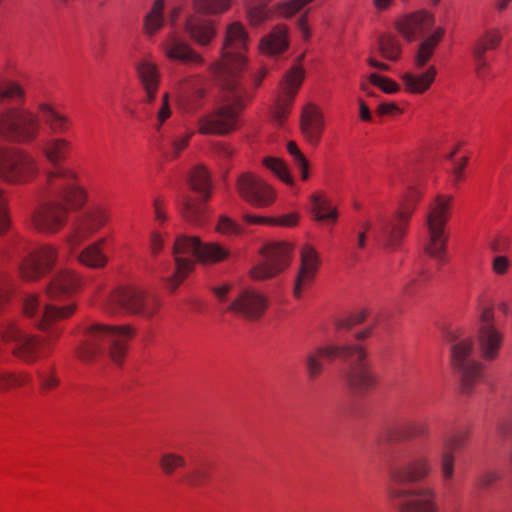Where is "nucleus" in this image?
I'll return each instance as SVG.
<instances>
[{"label":"nucleus","instance_id":"72a5a7b5","mask_svg":"<svg viewBox=\"0 0 512 512\" xmlns=\"http://www.w3.org/2000/svg\"><path fill=\"white\" fill-rule=\"evenodd\" d=\"M444 35V29L437 27L417 45L413 56L414 67L418 70L424 68L434 55L435 49Z\"/></svg>","mask_w":512,"mask_h":512},{"label":"nucleus","instance_id":"69168bd1","mask_svg":"<svg viewBox=\"0 0 512 512\" xmlns=\"http://www.w3.org/2000/svg\"><path fill=\"white\" fill-rule=\"evenodd\" d=\"M509 267V261L505 256H497L493 260V270L497 274L506 273Z\"/></svg>","mask_w":512,"mask_h":512},{"label":"nucleus","instance_id":"3c124183","mask_svg":"<svg viewBox=\"0 0 512 512\" xmlns=\"http://www.w3.org/2000/svg\"><path fill=\"white\" fill-rule=\"evenodd\" d=\"M192 134H183L168 140L167 147L163 148V152L169 158H177L180 152L187 147Z\"/></svg>","mask_w":512,"mask_h":512},{"label":"nucleus","instance_id":"a878e982","mask_svg":"<svg viewBox=\"0 0 512 512\" xmlns=\"http://www.w3.org/2000/svg\"><path fill=\"white\" fill-rule=\"evenodd\" d=\"M502 36L498 30L492 29L480 35L472 46V56L475 65V72L480 79H485L489 67L486 52L498 47Z\"/></svg>","mask_w":512,"mask_h":512},{"label":"nucleus","instance_id":"c85d7f7f","mask_svg":"<svg viewBox=\"0 0 512 512\" xmlns=\"http://www.w3.org/2000/svg\"><path fill=\"white\" fill-rule=\"evenodd\" d=\"M349 347L346 345H328L320 346L314 351L307 354L305 358L306 371L310 379H315L323 371V363L321 359L329 361L343 356L348 353Z\"/></svg>","mask_w":512,"mask_h":512},{"label":"nucleus","instance_id":"49530a36","mask_svg":"<svg viewBox=\"0 0 512 512\" xmlns=\"http://www.w3.org/2000/svg\"><path fill=\"white\" fill-rule=\"evenodd\" d=\"M402 436L405 439L426 438L430 434L429 425L420 420L408 421L402 426Z\"/></svg>","mask_w":512,"mask_h":512},{"label":"nucleus","instance_id":"f257e3e1","mask_svg":"<svg viewBox=\"0 0 512 512\" xmlns=\"http://www.w3.org/2000/svg\"><path fill=\"white\" fill-rule=\"evenodd\" d=\"M249 36L239 22L228 25L221 50V59L213 71L222 91L223 105L198 120L201 134L224 135L236 128L239 112L252 96L241 85L240 76L246 66Z\"/></svg>","mask_w":512,"mask_h":512},{"label":"nucleus","instance_id":"338daca9","mask_svg":"<svg viewBox=\"0 0 512 512\" xmlns=\"http://www.w3.org/2000/svg\"><path fill=\"white\" fill-rule=\"evenodd\" d=\"M8 218L5 209V199L0 191V234L5 232L8 228Z\"/></svg>","mask_w":512,"mask_h":512},{"label":"nucleus","instance_id":"bb28decb","mask_svg":"<svg viewBox=\"0 0 512 512\" xmlns=\"http://www.w3.org/2000/svg\"><path fill=\"white\" fill-rule=\"evenodd\" d=\"M434 19L431 14L425 11H418L402 16L396 22L399 33L407 40L413 41L431 31Z\"/></svg>","mask_w":512,"mask_h":512},{"label":"nucleus","instance_id":"6e6d98bb","mask_svg":"<svg viewBox=\"0 0 512 512\" xmlns=\"http://www.w3.org/2000/svg\"><path fill=\"white\" fill-rule=\"evenodd\" d=\"M208 477V472L204 469L196 468L185 475L183 481L192 487H199L204 484Z\"/></svg>","mask_w":512,"mask_h":512},{"label":"nucleus","instance_id":"13d9d810","mask_svg":"<svg viewBox=\"0 0 512 512\" xmlns=\"http://www.w3.org/2000/svg\"><path fill=\"white\" fill-rule=\"evenodd\" d=\"M217 228L221 233H225V234L238 235L243 232V229L241 228L240 225H238L237 223L232 221L230 218L225 217V216L220 218Z\"/></svg>","mask_w":512,"mask_h":512},{"label":"nucleus","instance_id":"4be33fe9","mask_svg":"<svg viewBox=\"0 0 512 512\" xmlns=\"http://www.w3.org/2000/svg\"><path fill=\"white\" fill-rule=\"evenodd\" d=\"M236 186L239 195L256 207L269 206L275 199L273 189L250 172L241 174L237 179Z\"/></svg>","mask_w":512,"mask_h":512},{"label":"nucleus","instance_id":"473e14b6","mask_svg":"<svg viewBox=\"0 0 512 512\" xmlns=\"http://www.w3.org/2000/svg\"><path fill=\"white\" fill-rule=\"evenodd\" d=\"M165 54L169 59L178 60L186 64L202 65L203 58L187 43L170 36L164 43Z\"/></svg>","mask_w":512,"mask_h":512},{"label":"nucleus","instance_id":"a18cd8bd","mask_svg":"<svg viewBox=\"0 0 512 512\" xmlns=\"http://www.w3.org/2000/svg\"><path fill=\"white\" fill-rule=\"evenodd\" d=\"M24 95V90L16 82L9 80L0 81V103L5 100L22 103Z\"/></svg>","mask_w":512,"mask_h":512},{"label":"nucleus","instance_id":"7ed1b4c3","mask_svg":"<svg viewBox=\"0 0 512 512\" xmlns=\"http://www.w3.org/2000/svg\"><path fill=\"white\" fill-rule=\"evenodd\" d=\"M133 336V329L128 325L111 326L91 324L84 330V339L77 349L82 361H92L96 357L108 354L120 364L127 353L128 341Z\"/></svg>","mask_w":512,"mask_h":512},{"label":"nucleus","instance_id":"f03ea898","mask_svg":"<svg viewBox=\"0 0 512 512\" xmlns=\"http://www.w3.org/2000/svg\"><path fill=\"white\" fill-rule=\"evenodd\" d=\"M70 149V141L55 136L45 138L40 146L45 158L54 166V169L46 174L49 191L79 206L85 203L86 192L78 184L77 174L71 169L59 165L61 161L66 159Z\"/></svg>","mask_w":512,"mask_h":512},{"label":"nucleus","instance_id":"9d476101","mask_svg":"<svg viewBox=\"0 0 512 512\" xmlns=\"http://www.w3.org/2000/svg\"><path fill=\"white\" fill-rule=\"evenodd\" d=\"M416 202V195H411L399 205L391 217L381 221L375 230V239L380 245L392 251L400 247L414 213Z\"/></svg>","mask_w":512,"mask_h":512},{"label":"nucleus","instance_id":"e2e57ef3","mask_svg":"<svg viewBox=\"0 0 512 512\" xmlns=\"http://www.w3.org/2000/svg\"><path fill=\"white\" fill-rule=\"evenodd\" d=\"M306 2H282L279 6V13L285 17H291L297 13Z\"/></svg>","mask_w":512,"mask_h":512},{"label":"nucleus","instance_id":"bf43d9fd","mask_svg":"<svg viewBox=\"0 0 512 512\" xmlns=\"http://www.w3.org/2000/svg\"><path fill=\"white\" fill-rule=\"evenodd\" d=\"M171 116V108L169 104V96L168 93H165L162 97V104L157 112V130L163 125V123Z\"/></svg>","mask_w":512,"mask_h":512},{"label":"nucleus","instance_id":"c9c22d12","mask_svg":"<svg viewBox=\"0 0 512 512\" xmlns=\"http://www.w3.org/2000/svg\"><path fill=\"white\" fill-rule=\"evenodd\" d=\"M436 75L437 69L431 65L425 72L420 74L405 72L402 74L401 79L407 92L422 94L431 87Z\"/></svg>","mask_w":512,"mask_h":512},{"label":"nucleus","instance_id":"f8f14e48","mask_svg":"<svg viewBox=\"0 0 512 512\" xmlns=\"http://www.w3.org/2000/svg\"><path fill=\"white\" fill-rule=\"evenodd\" d=\"M40 131L38 116L24 108L15 107L0 115V133L16 142L34 141Z\"/></svg>","mask_w":512,"mask_h":512},{"label":"nucleus","instance_id":"79ce46f5","mask_svg":"<svg viewBox=\"0 0 512 512\" xmlns=\"http://www.w3.org/2000/svg\"><path fill=\"white\" fill-rule=\"evenodd\" d=\"M31 381L32 377L28 373H13L0 370V392L7 391L14 387L23 386Z\"/></svg>","mask_w":512,"mask_h":512},{"label":"nucleus","instance_id":"c03bdc74","mask_svg":"<svg viewBox=\"0 0 512 512\" xmlns=\"http://www.w3.org/2000/svg\"><path fill=\"white\" fill-rule=\"evenodd\" d=\"M247 19L252 26H258L271 18L273 11L263 2H254L246 9Z\"/></svg>","mask_w":512,"mask_h":512},{"label":"nucleus","instance_id":"6e6552de","mask_svg":"<svg viewBox=\"0 0 512 512\" xmlns=\"http://www.w3.org/2000/svg\"><path fill=\"white\" fill-rule=\"evenodd\" d=\"M451 346V361L461 378V388L466 394L481 379L482 364L473 357V342L470 338H462L457 332L449 333Z\"/></svg>","mask_w":512,"mask_h":512},{"label":"nucleus","instance_id":"0e129e2a","mask_svg":"<svg viewBox=\"0 0 512 512\" xmlns=\"http://www.w3.org/2000/svg\"><path fill=\"white\" fill-rule=\"evenodd\" d=\"M498 478L499 475L495 471H483L478 475L476 484L481 488H485L494 483Z\"/></svg>","mask_w":512,"mask_h":512},{"label":"nucleus","instance_id":"b1692460","mask_svg":"<svg viewBox=\"0 0 512 512\" xmlns=\"http://www.w3.org/2000/svg\"><path fill=\"white\" fill-rule=\"evenodd\" d=\"M110 214L103 206L91 207L75 230L67 236L68 247L74 250L82 241L97 232L109 220Z\"/></svg>","mask_w":512,"mask_h":512},{"label":"nucleus","instance_id":"4468645a","mask_svg":"<svg viewBox=\"0 0 512 512\" xmlns=\"http://www.w3.org/2000/svg\"><path fill=\"white\" fill-rule=\"evenodd\" d=\"M229 8V2H195L194 14L186 18V31L199 45L206 46L215 37L209 15L220 14Z\"/></svg>","mask_w":512,"mask_h":512},{"label":"nucleus","instance_id":"052dcab7","mask_svg":"<svg viewBox=\"0 0 512 512\" xmlns=\"http://www.w3.org/2000/svg\"><path fill=\"white\" fill-rule=\"evenodd\" d=\"M431 274L428 271H422L418 278L411 279L408 283H406L403 287V293L407 296L412 295L418 287H420L421 282L426 281L430 278Z\"/></svg>","mask_w":512,"mask_h":512},{"label":"nucleus","instance_id":"ea45409f","mask_svg":"<svg viewBox=\"0 0 512 512\" xmlns=\"http://www.w3.org/2000/svg\"><path fill=\"white\" fill-rule=\"evenodd\" d=\"M164 11V2H154L151 10L145 16L144 29L149 36L154 35L163 26Z\"/></svg>","mask_w":512,"mask_h":512},{"label":"nucleus","instance_id":"1a4fd4ad","mask_svg":"<svg viewBox=\"0 0 512 512\" xmlns=\"http://www.w3.org/2000/svg\"><path fill=\"white\" fill-rule=\"evenodd\" d=\"M21 258L19 271L26 280H35L49 272L57 260L56 247L49 244L38 245L32 249L26 241H18L12 252Z\"/></svg>","mask_w":512,"mask_h":512},{"label":"nucleus","instance_id":"6ab92c4d","mask_svg":"<svg viewBox=\"0 0 512 512\" xmlns=\"http://www.w3.org/2000/svg\"><path fill=\"white\" fill-rule=\"evenodd\" d=\"M37 171L35 159L24 151H10L0 155V177L7 182H26Z\"/></svg>","mask_w":512,"mask_h":512},{"label":"nucleus","instance_id":"f704fd0d","mask_svg":"<svg viewBox=\"0 0 512 512\" xmlns=\"http://www.w3.org/2000/svg\"><path fill=\"white\" fill-rule=\"evenodd\" d=\"M137 73L141 86L146 94V101L152 102L157 94L160 76L156 65L149 62L148 60H141L136 65Z\"/></svg>","mask_w":512,"mask_h":512},{"label":"nucleus","instance_id":"864d4df0","mask_svg":"<svg viewBox=\"0 0 512 512\" xmlns=\"http://www.w3.org/2000/svg\"><path fill=\"white\" fill-rule=\"evenodd\" d=\"M369 79L373 85L379 87L383 92L387 94H394L400 90V87L396 82L376 73H372L369 76Z\"/></svg>","mask_w":512,"mask_h":512},{"label":"nucleus","instance_id":"774afa93","mask_svg":"<svg viewBox=\"0 0 512 512\" xmlns=\"http://www.w3.org/2000/svg\"><path fill=\"white\" fill-rule=\"evenodd\" d=\"M163 246H164L163 238L161 237V235L159 233L154 232L151 237V244H150L151 252L154 255H156L162 250Z\"/></svg>","mask_w":512,"mask_h":512},{"label":"nucleus","instance_id":"8fccbe9b","mask_svg":"<svg viewBox=\"0 0 512 512\" xmlns=\"http://www.w3.org/2000/svg\"><path fill=\"white\" fill-rule=\"evenodd\" d=\"M263 164L277 175L284 183L293 185L294 180L291 177L287 165L280 159L267 157L263 159Z\"/></svg>","mask_w":512,"mask_h":512},{"label":"nucleus","instance_id":"5701e85b","mask_svg":"<svg viewBox=\"0 0 512 512\" xmlns=\"http://www.w3.org/2000/svg\"><path fill=\"white\" fill-rule=\"evenodd\" d=\"M303 79V69L300 66L295 65L287 72L283 81L280 83V91L274 110V117L279 123H282L289 113V107L291 106Z\"/></svg>","mask_w":512,"mask_h":512},{"label":"nucleus","instance_id":"2f4dec72","mask_svg":"<svg viewBox=\"0 0 512 512\" xmlns=\"http://www.w3.org/2000/svg\"><path fill=\"white\" fill-rule=\"evenodd\" d=\"M38 111L40 112L42 120L47 126L51 136L57 137V135L65 134L72 127V120L69 116L60 113L49 103H39Z\"/></svg>","mask_w":512,"mask_h":512},{"label":"nucleus","instance_id":"20e7f679","mask_svg":"<svg viewBox=\"0 0 512 512\" xmlns=\"http://www.w3.org/2000/svg\"><path fill=\"white\" fill-rule=\"evenodd\" d=\"M176 269L173 275L166 278L167 287L175 290L193 270L195 263L187 255L196 258L202 263H215L226 259L229 252L217 243H202L198 237L180 235L173 246Z\"/></svg>","mask_w":512,"mask_h":512},{"label":"nucleus","instance_id":"0eeeda50","mask_svg":"<svg viewBox=\"0 0 512 512\" xmlns=\"http://www.w3.org/2000/svg\"><path fill=\"white\" fill-rule=\"evenodd\" d=\"M187 182L190 189L196 192L200 199L183 195L178 200L180 212L188 222L202 225L208 217L206 202L211 197L212 189L210 173L202 164H197L191 169Z\"/></svg>","mask_w":512,"mask_h":512},{"label":"nucleus","instance_id":"680f3d73","mask_svg":"<svg viewBox=\"0 0 512 512\" xmlns=\"http://www.w3.org/2000/svg\"><path fill=\"white\" fill-rule=\"evenodd\" d=\"M41 386L44 389H53L59 384V379L53 372H37Z\"/></svg>","mask_w":512,"mask_h":512},{"label":"nucleus","instance_id":"ddd939ff","mask_svg":"<svg viewBox=\"0 0 512 512\" xmlns=\"http://www.w3.org/2000/svg\"><path fill=\"white\" fill-rule=\"evenodd\" d=\"M75 304L69 303L65 306L53 304L40 305L36 295H27L23 300V312L27 317L35 318V324L42 330L47 331L46 342L53 341L60 336L57 328H52L53 322L65 319L72 315Z\"/></svg>","mask_w":512,"mask_h":512},{"label":"nucleus","instance_id":"412c9836","mask_svg":"<svg viewBox=\"0 0 512 512\" xmlns=\"http://www.w3.org/2000/svg\"><path fill=\"white\" fill-rule=\"evenodd\" d=\"M477 341L483 359L491 361L497 358L503 343V334L493 323V311L485 308L480 316Z\"/></svg>","mask_w":512,"mask_h":512},{"label":"nucleus","instance_id":"4c0bfd02","mask_svg":"<svg viewBox=\"0 0 512 512\" xmlns=\"http://www.w3.org/2000/svg\"><path fill=\"white\" fill-rule=\"evenodd\" d=\"M104 243V239L93 243L86 247L77 255L78 261L90 268H102L107 263V257L102 253L100 246Z\"/></svg>","mask_w":512,"mask_h":512},{"label":"nucleus","instance_id":"5fc2aeb1","mask_svg":"<svg viewBox=\"0 0 512 512\" xmlns=\"http://www.w3.org/2000/svg\"><path fill=\"white\" fill-rule=\"evenodd\" d=\"M205 91L202 88L196 89L191 95L182 100L183 108L187 112H194L200 107V100L204 97Z\"/></svg>","mask_w":512,"mask_h":512},{"label":"nucleus","instance_id":"f3484780","mask_svg":"<svg viewBox=\"0 0 512 512\" xmlns=\"http://www.w3.org/2000/svg\"><path fill=\"white\" fill-rule=\"evenodd\" d=\"M348 353L342 358L350 359V367L345 375L349 389L356 394H365L376 386V378L366 362V353L359 345H347Z\"/></svg>","mask_w":512,"mask_h":512},{"label":"nucleus","instance_id":"a19ab883","mask_svg":"<svg viewBox=\"0 0 512 512\" xmlns=\"http://www.w3.org/2000/svg\"><path fill=\"white\" fill-rule=\"evenodd\" d=\"M378 48L381 55L390 61H396L400 57V42L391 34H384L379 37Z\"/></svg>","mask_w":512,"mask_h":512},{"label":"nucleus","instance_id":"c756f323","mask_svg":"<svg viewBox=\"0 0 512 512\" xmlns=\"http://www.w3.org/2000/svg\"><path fill=\"white\" fill-rule=\"evenodd\" d=\"M81 285V279L70 270L59 272L47 288V296L53 301H62L72 295Z\"/></svg>","mask_w":512,"mask_h":512},{"label":"nucleus","instance_id":"4d7b16f0","mask_svg":"<svg viewBox=\"0 0 512 512\" xmlns=\"http://www.w3.org/2000/svg\"><path fill=\"white\" fill-rule=\"evenodd\" d=\"M11 291L12 285L7 274L0 270V312L4 304L8 301Z\"/></svg>","mask_w":512,"mask_h":512},{"label":"nucleus","instance_id":"37998d69","mask_svg":"<svg viewBox=\"0 0 512 512\" xmlns=\"http://www.w3.org/2000/svg\"><path fill=\"white\" fill-rule=\"evenodd\" d=\"M244 220L249 224H268L279 225L284 227H293L297 224L298 218L296 214L284 215L279 218H268L253 215H244Z\"/></svg>","mask_w":512,"mask_h":512},{"label":"nucleus","instance_id":"a211bd4d","mask_svg":"<svg viewBox=\"0 0 512 512\" xmlns=\"http://www.w3.org/2000/svg\"><path fill=\"white\" fill-rule=\"evenodd\" d=\"M291 252L292 246L288 243L267 244L262 250L264 260L251 269L250 276L254 280H266L274 277L289 266Z\"/></svg>","mask_w":512,"mask_h":512},{"label":"nucleus","instance_id":"9b49d317","mask_svg":"<svg viewBox=\"0 0 512 512\" xmlns=\"http://www.w3.org/2000/svg\"><path fill=\"white\" fill-rule=\"evenodd\" d=\"M160 307L158 298L137 288H119L114 291L107 303V311L111 314L126 312L152 317Z\"/></svg>","mask_w":512,"mask_h":512},{"label":"nucleus","instance_id":"39448f33","mask_svg":"<svg viewBox=\"0 0 512 512\" xmlns=\"http://www.w3.org/2000/svg\"><path fill=\"white\" fill-rule=\"evenodd\" d=\"M431 449V443L423 442L401 451L389 464L390 480L395 485H407L427 479L433 471Z\"/></svg>","mask_w":512,"mask_h":512},{"label":"nucleus","instance_id":"de8ad7c7","mask_svg":"<svg viewBox=\"0 0 512 512\" xmlns=\"http://www.w3.org/2000/svg\"><path fill=\"white\" fill-rule=\"evenodd\" d=\"M287 151L291 155L295 167L299 170L302 180L309 178V162L294 141L287 143Z\"/></svg>","mask_w":512,"mask_h":512},{"label":"nucleus","instance_id":"cd10ccee","mask_svg":"<svg viewBox=\"0 0 512 512\" xmlns=\"http://www.w3.org/2000/svg\"><path fill=\"white\" fill-rule=\"evenodd\" d=\"M300 255L301 266L293 289V294L296 298H300L302 290L313 282L320 264L318 253L310 245H304Z\"/></svg>","mask_w":512,"mask_h":512},{"label":"nucleus","instance_id":"09e8293b","mask_svg":"<svg viewBox=\"0 0 512 512\" xmlns=\"http://www.w3.org/2000/svg\"><path fill=\"white\" fill-rule=\"evenodd\" d=\"M160 467L165 475H172L178 468H182L186 465V460L177 453H164L162 454L160 461Z\"/></svg>","mask_w":512,"mask_h":512},{"label":"nucleus","instance_id":"e433bc0d","mask_svg":"<svg viewBox=\"0 0 512 512\" xmlns=\"http://www.w3.org/2000/svg\"><path fill=\"white\" fill-rule=\"evenodd\" d=\"M289 45L287 28L284 25H277L260 42V50L268 55L283 53Z\"/></svg>","mask_w":512,"mask_h":512},{"label":"nucleus","instance_id":"dca6fc26","mask_svg":"<svg viewBox=\"0 0 512 512\" xmlns=\"http://www.w3.org/2000/svg\"><path fill=\"white\" fill-rule=\"evenodd\" d=\"M46 193L51 200L35 209L32 214V224L34 228L40 232L55 233L60 230L66 222L67 209L63 202L70 204L74 208H79L83 204L76 206L72 201L51 193L47 186Z\"/></svg>","mask_w":512,"mask_h":512},{"label":"nucleus","instance_id":"603ef678","mask_svg":"<svg viewBox=\"0 0 512 512\" xmlns=\"http://www.w3.org/2000/svg\"><path fill=\"white\" fill-rule=\"evenodd\" d=\"M366 316L367 311L363 309L352 313L348 317L338 319L335 321L336 330H349L354 325L362 323L366 319Z\"/></svg>","mask_w":512,"mask_h":512},{"label":"nucleus","instance_id":"423d86ee","mask_svg":"<svg viewBox=\"0 0 512 512\" xmlns=\"http://www.w3.org/2000/svg\"><path fill=\"white\" fill-rule=\"evenodd\" d=\"M453 200L451 195H437L430 203L426 214L427 239L424 250L437 260H443L446 251L448 237L445 234V226L451 214Z\"/></svg>","mask_w":512,"mask_h":512},{"label":"nucleus","instance_id":"7c9ffc66","mask_svg":"<svg viewBox=\"0 0 512 512\" xmlns=\"http://www.w3.org/2000/svg\"><path fill=\"white\" fill-rule=\"evenodd\" d=\"M324 130V118L321 110L308 104L304 107L301 116V131L305 139L312 145H317Z\"/></svg>","mask_w":512,"mask_h":512},{"label":"nucleus","instance_id":"58836bf2","mask_svg":"<svg viewBox=\"0 0 512 512\" xmlns=\"http://www.w3.org/2000/svg\"><path fill=\"white\" fill-rule=\"evenodd\" d=\"M311 199L312 212L317 221H326L331 223L336 222L337 210L335 207L331 206L330 202L327 199H324L317 194L312 195Z\"/></svg>","mask_w":512,"mask_h":512},{"label":"nucleus","instance_id":"393cba45","mask_svg":"<svg viewBox=\"0 0 512 512\" xmlns=\"http://www.w3.org/2000/svg\"><path fill=\"white\" fill-rule=\"evenodd\" d=\"M469 433L467 430H459L444 438L439 452V470L444 482L452 481L455 476L456 456L455 451L464 447Z\"/></svg>","mask_w":512,"mask_h":512},{"label":"nucleus","instance_id":"2eb2a0df","mask_svg":"<svg viewBox=\"0 0 512 512\" xmlns=\"http://www.w3.org/2000/svg\"><path fill=\"white\" fill-rule=\"evenodd\" d=\"M388 495L397 502L399 512H437L436 492L430 486L390 487Z\"/></svg>","mask_w":512,"mask_h":512},{"label":"nucleus","instance_id":"aec40b11","mask_svg":"<svg viewBox=\"0 0 512 512\" xmlns=\"http://www.w3.org/2000/svg\"><path fill=\"white\" fill-rule=\"evenodd\" d=\"M268 308V298L262 293L244 288L226 310L249 321L259 320Z\"/></svg>","mask_w":512,"mask_h":512}]
</instances>
